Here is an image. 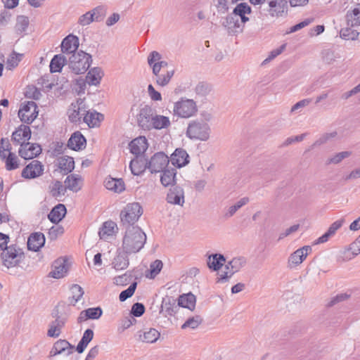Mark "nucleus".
I'll list each match as a JSON object with an SVG mask.
<instances>
[{"instance_id":"8","label":"nucleus","mask_w":360,"mask_h":360,"mask_svg":"<svg viewBox=\"0 0 360 360\" xmlns=\"http://www.w3.org/2000/svg\"><path fill=\"white\" fill-rule=\"evenodd\" d=\"M155 110L150 105L141 108L137 115V124L143 130H150Z\"/></svg>"},{"instance_id":"62","label":"nucleus","mask_w":360,"mask_h":360,"mask_svg":"<svg viewBox=\"0 0 360 360\" xmlns=\"http://www.w3.org/2000/svg\"><path fill=\"white\" fill-rule=\"evenodd\" d=\"M95 18L91 14V11H88L86 13L82 15L78 20V23L82 26H86L95 21Z\"/></svg>"},{"instance_id":"14","label":"nucleus","mask_w":360,"mask_h":360,"mask_svg":"<svg viewBox=\"0 0 360 360\" xmlns=\"http://www.w3.org/2000/svg\"><path fill=\"white\" fill-rule=\"evenodd\" d=\"M41 153V148L37 143H30L29 142L22 143L19 149V155L25 159L30 160L38 156Z\"/></svg>"},{"instance_id":"24","label":"nucleus","mask_w":360,"mask_h":360,"mask_svg":"<svg viewBox=\"0 0 360 360\" xmlns=\"http://www.w3.org/2000/svg\"><path fill=\"white\" fill-rule=\"evenodd\" d=\"M130 152L136 155L144 153L148 148V141L146 137L139 136L132 140L129 143Z\"/></svg>"},{"instance_id":"4","label":"nucleus","mask_w":360,"mask_h":360,"mask_svg":"<svg viewBox=\"0 0 360 360\" xmlns=\"http://www.w3.org/2000/svg\"><path fill=\"white\" fill-rule=\"evenodd\" d=\"M143 214V210L139 202L128 204L120 213L121 222L125 229L134 226V224L139 220Z\"/></svg>"},{"instance_id":"26","label":"nucleus","mask_w":360,"mask_h":360,"mask_svg":"<svg viewBox=\"0 0 360 360\" xmlns=\"http://www.w3.org/2000/svg\"><path fill=\"white\" fill-rule=\"evenodd\" d=\"M74 346L72 345L66 340H57L50 352L51 356H56L63 353V352L68 351L67 355H70L73 352Z\"/></svg>"},{"instance_id":"42","label":"nucleus","mask_w":360,"mask_h":360,"mask_svg":"<svg viewBox=\"0 0 360 360\" xmlns=\"http://www.w3.org/2000/svg\"><path fill=\"white\" fill-rule=\"evenodd\" d=\"M94 331L91 329H86L78 345H77L76 350L79 354L84 352L89 343L93 340Z\"/></svg>"},{"instance_id":"52","label":"nucleus","mask_w":360,"mask_h":360,"mask_svg":"<svg viewBox=\"0 0 360 360\" xmlns=\"http://www.w3.org/2000/svg\"><path fill=\"white\" fill-rule=\"evenodd\" d=\"M5 159L6 168L7 170L11 171L18 168V159L14 153L9 152Z\"/></svg>"},{"instance_id":"19","label":"nucleus","mask_w":360,"mask_h":360,"mask_svg":"<svg viewBox=\"0 0 360 360\" xmlns=\"http://www.w3.org/2000/svg\"><path fill=\"white\" fill-rule=\"evenodd\" d=\"M345 20L348 26L356 27L360 26V4L347 10Z\"/></svg>"},{"instance_id":"9","label":"nucleus","mask_w":360,"mask_h":360,"mask_svg":"<svg viewBox=\"0 0 360 360\" xmlns=\"http://www.w3.org/2000/svg\"><path fill=\"white\" fill-rule=\"evenodd\" d=\"M37 105L34 101H28L18 111L20 120L26 124H31L37 117Z\"/></svg>"},{"instance_id":"5","label":"nucleus","mask_w":360,"mask_h":360,"mask_svg":"<svg viewBox=\"0 0 360 360\" xmlns=\"http://www.w3.org/2000/svg\"><path fill=\"white\" fill-rule=\"evenodd\" d=\"M22 257L23 252L16 244L6 246L1 255L3 264L8 269L17 266Z\"/></svg>"},{"instance_id":"32","label":"nucleus","mask_w":360,"mask_h":360,"mask_svg":"<svg viewBox=\"0 0 360 360\" xmlns=\"http://www.w3.org/2000/svg\"><path fill=\"white\" fill-rule=\"evenodd\" d=\"M67 210L63 204H58L48 215L49 219L54 224L60 222L65 216Z\"/></svg>"},{"instance_id":"50","label":"nucleus","mask_w":360,"mask_h":360,"mask_svg":"<svg viewBox=\"0 0 360 360\" xmlns=\"http://www.w3.org/2000/svg\"><path fill=\"white\" fill-rule=\"evenodd\" d=\"M203 319L200 315L188 319L185 323L181 326V329L190 328L191 329L197 328L202 322Z\"/></svg>"},{"instance_id":"63","label":"nucleus","mask_w":360,"mask_h":360,"mask_svg":"<svg viewBox=\"0 0 360 360\" xmlns=\"http://www.w3.org/2000/svg\"><path fill=\"white\" fill-rule=\"evenodd\" d=\"M72 108L71 112H69V120L72 122H78L81 120L79 108H77V105L74 103L71 104Z\"/></svg>"},{"instance_id":"35","label":"nucleus","mask_w":360,"mask_h":360,"mask_svg":"<svg viewBox=\"0 0 360 360\" xmlns=\"http://www.w3.org/2000/svg\"><path fill=\"white\" fill-rule=\"evenodd\" d=\"M105 186L108 190L115 193H121L125 189V185L122 179L107 178L105 181Z\"/></svg>"},{"instance_id":"45","label":"nucleus","mask_w":360,"mask_h":360,"mask_svg":"<svg viewBox=\"0 0 360 360\" xmlns=\"http://www.w3.org/2000/svg\"><path fill=\"white\" fill-rule=\"evenodd\" d=\"M81 181V177L77 174H71L67 176L65 184L67 189L72 191L73 192H77L81 189L79 182Z\"/></svg>"},{"instance_id":"13","label":"nucleus","mask_w":360,"mask_h":360,"mask_svg":"<svg viewBox=\"0 0 360 360\" xmlns=\"http://www.w3.org/2000/svg\"><path fill=\"white\" fill-rule=\"evenodd\" d=\"M167 203L183 207L185 202L184 191L179 186L170 188L166 196Z\"/></svg>"},{"instance_id":"27","label":"nucleus","mask_w":360,"mask_h":360,"mask_svg":"<svg viewBox=\"0 0 360 360\" xmlns=\"http://www.w3.org/2000/svg\"><path fill=\"white\" fill-rule=\"evenodd\" d=\"M67 321L66 317H57V319L51 321L47 331V335L51 338H58L61 333V329L64 327Z\"/></svg>"},{"instance_id":"48","label":"nucleus","mask_w":360,"mask_h":360,"mask_svg":"<svg viewBox=\"0 0 360 360\" xmlns=\"http://www.w3.org/2000/svg\"><path fill=\"white\" fill-rule=\"evenodd\" d=\"M354 27L347 25L346 27L342 28L340 32V37L345 40L356 39L359 32L354 30Z\"/></svg>"},{"instance_id":"60","label":"nucleus","mask_w":360,"mask_h":360,"mask_svg":"<svg viewBox=\"0 0 360 360\" xmlns=\"http://www.w3.org/2000/svg\"><path fill=\"white\" fill-rule=\"evenodd\" d=\"M350 297V295L347 293H340L337 295L330 298V300L326 304L327 307H333L340 302L345 301Z\"/></svg>"},{"instance_id":"51","label":"nucleus","mask_w":360,"mask_h":360,"mask_svg":"<svg viewBox=\"0 0 360 360\" xmlns=\"http://www.w3.org/2000/svg\"><path fill=\"white\" fill-rule=\"evenodd\" d=\"M338 135L337 131H333L330 133H325L322 134L311 146V149H314L318 146L327 143L329 140L336 137Z\"/></svg>"},{"instance_id":"59","label":"nucleus","mask_w":360,"mask_h":360,"mask_svg":"<svg viewBox=\"0 0 360 360\" xmlns=\"http://www.w3.org/2000/svg\"><path fill=\"white\" fill-rule=\"evenodd\" d=\"M29 25V18L25 15H20L17 18L15 28L18 31L22 32L26 30Z\"/></svg>"},{"instance_id":"28","label":"nucleus","mask_w":360,"mask_h":360,"mask_svg":"<svg viewBox=\"0 0 360 360\" xmlns=\"http://www.w3.org/2000/svg\"><path fill=\"white\" fill-rule=\"evenodd\" d=\"M345 223V219L341 218L335 222H333L330 227L328 228V231L323 234L321 237H319L316 241V244L319 243H323L327 242L330 237L334 236L336 233V231L343 225Z\"/></svg>"},{"instance_id":"49","label":"nucleus","mask_w":360,"mask_h":360,"mask_svg":"<svg viewBox=\"0 0 360 360\" xmlns=\"http://www.w3.org/2000/svg\"><path fill=\"white\" fill-rule=\"evenodd\" d=\"M23 54L18 53L13 51L6 60V68L8 70H12L18 65V63L22 59Z\"/></svg>"},{"instance_id":"2","label":"nucleus","mask_w":360,"mask_h":360,"mask_svg":"<svg viewBox=\"0 0 360 360\" xmlns=\"http://www.w3.org/2000/svg\"><path fill=\"white\" fill-rule=\"evenodd\" d=\"M206 120L202 118H197L189 122L186 134L191 140H199L205 141L209 139L210 127L206 121L210 120V115L208 114Z\"/></svg>"},{"instance_id":"43","label":"nucleus","mask_w":360,"mask_h":360,"mask_svg":"<svg viewBox=\"0 0 360 360\" xmlns=\"http://www.w3.org/2000/svg\"><path fill=\"white\" fill-rule=\"evenodd\" d=\"M117 228V224L112 221H107L103 223L102 227L98 231V235L101 239H107L115 233V229Z\"/></svg>"},{"instance_id":"23","label":"nucleus","mask_w":360,"mask_h":360,"mask_svg":"<svg viewBox=\"0 0 360 360\" xmlns=\"http://www.w3.org/2000/svg\"><path fill=\"white\" fill-rule=\"evenodd\" d=\"M86 141L80 131L72 134L68 141V146L74 150H80L85 148Z\"/></svg>"},{"instance_id":"53","label":"nucleus","mask_w":360,"mask_h":360,"mask_svg":"<svg viewBox=\"0 0 360 360\" xmlns=\"http://www.w3.org/2000/svg\"><path fill=\"white\" fill-rule=\"evenodd\" d=\"M91 11L93 17L95 18V21L101 22L106 15L107 7L103 5L98 6Z\"/></svg>"},{"instance_id":"25","label":"nucleus","mask_w":360,"mask_h":360,"mask_svg":"<svg viewBox=\"0 0 360 360\" xmlns=\"http://www.w3.org/2000/svg\"><path fill=\"white\" fill-rule=\"evenodd\" d=\"M234 16L240 20V23L245 24L249 21V18L246 16L252 13L251 7L247 3H240L233 10Z\"/></svg>"},{"instance_id":"11","label":"nucleus","mask_w":360,"mask_h":360,"mask_svg":"<svg viewBox=\"0 0 360 360\" xmlns=\"http://www.w3.org/2000/svg\"><path fill=\"white\" fill-rule=\"evenodd\" d=\"M44 173V165L37 160H32L22 171L21 176L27 179H35Z\"/></svg>"},{"instance_id":"6","label":"nucleus","mask_w":360,"mask_h":360,"mask_svg":"<svg viewBox=\"0 0 360 360\" xmlns=\"http://www.w3.org/2000/svg\"><path fill=\"white\" fill-rule=\"evenodd\" d=\"M174 112L179 117L188 118L197 112V106L193 100L181 99L174 104Z\"/></svg>"},{"instance_id":"37","label":"nucleus","mask_w":360,"mask_h":360,"mask_svg":"<svg viewBox=\"0 0 360 360\" xmlns=\"http://www.w3.org/2000/svg\"><path fill=\"white\" fill-rule=\"evenodd\" d=\"M268 4L269 14L273 17L278 16L283 13L286 0H268Z\"/></svg>"},{"instance_id":"46","label":"nucleus","mask_w":360,"mask_h":360,"mask_svg":"<svg viewBox=\"0 0 360 360\" xmlns=\"http://www.w3.org/2000/svg\"><path fill=\"white\" fill-rule=\"evenodd\" d=\"M170 125V121L169 117L155 114L153 117V120L152 122V126H150V129H162L164 128H167Z\"/></svg>"},{"instance_id":"54","label":"nucleus","mask_w":360,"mask_h":360,"mask_svg":"<svg viewBox=\"0 0 360 360\" xmlns=\"http://www.w3.org/2000/svg\"><path fill=\"white\" fill-rule=\"evenodd\" d=\"M249 202V198L247 197L240 199L235 205L229 208L227 213L225 216L226 217H232L240 207L245 205Z\"/></svg>"},{"instance_id":"18","label":"nucleus","mask_w":360,"mask_h":360,"mask_svg":"<svg viewBox=\"0 0 360 360\" xmlns=\"http://www.w3.org/2000/svg\"><path fill=\"white\" fill-rule=\"evenodd\" d=\"M52 268L53 269L49 273V276L54 278H63L68 270L67 261L65 259L59 258L54 261Z\"/></svg>"},{"instance_id":"57","label":"nucleus","mask_w":360,"mask_h":360,"mask_svg":"<svg viewBox=\"0 0 360 360\" xmlns=\"http://www.w3.org/2000/svg\"><path fill=\"white\" fill-rule=\"evenodd\" d=\"M174 70L167 71L165 75H160L156 77V83L161 86L167 85L174 76Z\"/></svg>"},{"instance_id":"38","label":"nucleus","mask_w":360,"mask_h":360,"mask_svg":"<svg viewBox=\"0 0 360 360\" xmlns=\"http://www.w3.org/2000/svg\"><path fill=\"white\" fill-rule=\"evenodd\" d=\"M226 262L225 257L221 254H212L208 257L207 266L213 271L219 270Z\"/></svg>"},{"instance_id":"56","label":"nucleus","mask_w":360,"mask_h":360,"mask_svg":"<svg viewBox=\"0 0 360 360\" xmlns=\"http://www.w3.org/2000/svg\"><path fill=\"white\" fill-rule=\"evenodd\" d=\"M137 283L136 281L131 283L129 288L123 291H122L119 295V299L121 302H124L127 300L128 298L131 297L136 288Z\"/></svg>"},{"instance_id":"39","label":"nucleus","mask_w":360,"mask_h":360,"mask_svg":"<svg viewBox=\"0 0 360 360\" xmlns=\"http://www.w3.org/2000/svg\"><path fill=\"white\" fill-rule=\"evenodd\" d=\"M160 333L155 328H149L147 331L139 332V340L143 342L153 343L158 340Z\"/></svg>"},{"instance_id":"29","label":"nucleus","mask_w":360,"mask_h":360,"mask_svg":"<svg viewBox=\"0 0 360 360\" xmlns=\"http://www.w3.org/2000/svg\"><path fill=\"white\" fill-rule=\"evenodd\" d=\"M102 314L103 310L100 307L89 308L80 312L77 322L82 323L87 319H98Z\"/></svg>"},{"instance_id":"34","label":"nucleus","mask_w":360,"mask_h":360,"mask_svg":"<svg viewBox=\"0 0 360 360\" xmlns=\"http://www.w3.org/2000/svg\"><path fill=\"white\" fill-rule=\"evenodd\" d=\"M104 73L101 68H91L86 76V81L89 85L97 86L100 84Z\"/></svg>"},{"instance_id":"30","label":"nucleus","mask_w":360,"mask_h":360,"mask_svg":"<svg viewBox=\"0 0 360 360\" xmlns=\"http://www.w3.org/2000/svg\"><path fill=\"white\" fill-rule=\"evenodd\" d=\"M129 254L125 253L124 250L120 251L117 250V255L115 257L112 261V266L116 270H123L128 267L129 264V261L128 258V255Z\"/></svg>"},{"instance_id":"12","label":"nucleus","mask_w":360,"mask_h":360,"mask_svg":"<svg viewBox=\"0 0 360 360\" xmlns=\"http://www.w3.org/2000/svg\"><path fill=\"white\" fill-rule=\"evenodd\" d=\"M221 25L226 29L228 33L231 35L242 32L244 25L240 23V20L234 16L233 11L229 14L222 21Z\"/></svg>"},{"instance_id":"10","label":"nucleus","mask_w":360,"mask_h":360,"mask_svg":"<svg viewBox=\"0 0 360 360\" xmlns=\"http://www.w3.org/2000/svg\"><path fill=\"white\" fill-rule=\"evenodd\" d=\"M311 250V246L305 245L293 252L288 259V267L292 269L301 264Z\"/></svg>"},{"instance_id":"61","label":"nucleus","mask_w":360,"mask_h":360,"mask_svg":"<svg viewBox=\"0 0 360 360\" xmlns=\"http://www.w3.org/2000/svg\"><path fill=\"white\" fill-rule=\"evenodd\" d=\"M162 266L163 264L161 260L156 259L152 262L150 265V278H155L160 272Z\"/></svg>"},{"instance_id":"20","label":"nucleus","mask_w":360,"mask_h":360,"mask_svg":"<svg viewBox=\"0 0 360 360\" xmlns=\"http://www.w3.org/2000/svg\"><path fill=\"white\" fill-rule=\"evenodd\" d=\"M45 243V236L41 232L32 233L27 240V248L30 250L37 252Z\"/></svg>"},{"instance_id":"47","label":"nucleus","mask_w":360,"mask_h":360,"mask_svg":"<svg viewBox=\"0 0 360 360\" xmlns=\"http://www.w3.org/2000/svg\"><path fill=\"white\" fill-rule=\"evenodd\" d=\"M72 297L69 298L70 304L75 306L76 303L82 298L84 292L83 288L77 285L73 284L70 288Z\"/></svg>"},{"instance_id":"21","label":"nucleus","mask_w":360,"mask_h":360,"mask_svg":"<svg viewBox=\"0 0 360 360\" xmlns=\"http://www.w3.org/2000/svg\"><path fill=\"white\" fill-rule=\"evenodd\" d=\"M176 300L172 297L166 296L162 299L161 304L160 313L165 311V316H174L177 310L179 309V302L176 303Z\"/></svg>"},{"instance_id":"64","label":"nucleus","mask_w":360,"mask_h":360,"mask_svg":"<svg viewBox=\"0 0 360 360\" xmlns=\"http://www.w3.org/2000/svg\"><path fill=\"white\" fill-rule=\"evenodd\" d=\"M145 312V307L142 303L136 302L132 305L131 313L134 316L139 317Z\"/></svg>"},{"instance_id":"1","label":"nucleus","mask_w":360,"mask_h":360,"mask_svg":"<svg viewBox=\"0 0 360 360\" xmlns=\"http://www.w3.org/2000/svg\"><path fill=\"white\" fill-rule=\"evenodd\" d=\"M146 235L138 226L126 228L122 248L127 254L139 252L146 242Z\"/></svg>"},{"instance_id":"15","label":"nucleus","mask_w":360,"mask_h":360,"mask_svg":"<svg viewBox=\"0 0 360 360\" xmlns=\"http://www.w3.org/2000/svg\"><path fill=\"white\" fill-rule=\"evenodd\" d=\"M188 154L185 150L182 148H176L171 155L169 161L174 166L181 168L188 164Z\"/></svg>"},{"instance_id":"44","label":"nucleus","mask_w":360,"mask_h":360,"mask_svg":"<svg viewBox=\"0 0 360 360\" xmlns=\"http://www.w3.org/2000/svg\"><path fill=\"white\" fill-rule=\"evenodd\" d=\"M58 167L64 172L68 174L71 172L75 168V161L73 158L70 156H63L58 159Z\"/></svg>"},{"instance_id":"33","label":"nucleus","mask_w":360,"mask_h":360,"mask_svg":"<svg viewBox=\"0 0 360 360\" xmlns=\"http://www.w3.org/2000/svg\"><path fill=\"white\" fill-rule=\"evenodd\" d=\"M148 160L143 158H136L130 162L129 167L134 175L142 174L148 169Z\"/></svg>"},{"instance_id":"7","label":"nucleus","mask_w":360,"mask_h":360,"mask_svg":"<svg viewBox=\"0 0 360 360\" xmlns=\"http://www.w3.org/2000/svg\"><path fill=\"white\" fill-rule=\"evenodd\" d=\"M169 162V158L166 154L158 152L148 160V169L151 173L160 172L167 167Z\"/></svg>"},{"instance_id":"22","label":"nucleus","mask_w":360,"mask_h":360,"mask_svg":"<svg viewBox=\"0 0 360 360\" xmlns=\"http://www.w3.org/2000/svg\"><path fill=\"white\" fill-rule=\"evenodd\" d=\"M160 176V182L164 187L171 186H175L176 184V169L172 167H167L163 171Z\"/></svg>"},{"instance_id":"41","label":"nucleus","mask_w":360,"mask_h":360,"mask_svg":"<svg viewBox=\"0 0 360 360\" xmlns=\"http://www.w3.org/2000/svg\"><path fill=\"white\" fill-rule=\"evenodd\" d=\"M179 307L187 308L191 311L195 309L196 298L192 293L184 294L180 295L179 299Z\"/></svg>"},{"instance_id":"3","label":"nucleus","mask_w":360,"mask_h":360,"mask_svg":"<svg viewBox=\"0 0 360 360\" xmlns=\"http://www.w3.org/2000/svg\"><path fill=\"white\" fill-rule=\"evenodd\" d=\"M91 63V56L83 51H79L70 56L68 64L72 72L79 75L86 72Z\"/></svg>"},{"instance_id":"55","label":"nucleus","mask_w":360,"mask_h":360,"mask_svg":"<svg viewBox=\"0 0 360 360\" xmlns=\"http://www.w3.org/2000/svg\"><path fill=\"white\" fill-rule=\"evenodd\" d=\"M351 155H352L351 151H342V152L338 153L335 155H334L333 156H332L331 158H328L327 160L326 163L328 165L338 164L340 162H342L345 158L349 157Z\"/></svg>"},{"instance_id":"17","label":"nucleus","mask_w":360,"mask_h":360,"mask_svg":"<svg viewBox=\"0 0 360 360\" xmlns=\"http://www.w3.org/2000/svg\"><path fill=\"white\" fill-rule=\"evenodd\" d=\"M79 47V38L73 34H69L63 39L61 43V51L63 53H76Z\"/></svg>"},{"instance_id":"58","label":"nucleus","mask_w":360,"mask_h":360,"mask_svg":"<svg viewBox=\"0 0 360 360\" xmlns=\"http://www.w3.org/2000/svg\"><path fill=\"white\" fill-rule=\"evenodd\" d=\"M66 190V186H64L61 181H56L51 189V193L53 197H58L61 195H64Z\"/></svg>"},{"instance_id":"40","label":"nucleus","mask_w":360,"mask_h":360,"mask_svg":"<svg viewBox=\"0 0 360 360\" xmlns=\"http://www.w3.org/2000/svg\"><path fill=\"white\" fill-rule=\"evenodd\" d=\"M246 263L247 260L244 257H234L225 266V269H230L231 274H234L244 267Z\"/></svg>"},{"instance_id":"16","label":"nucleus","mask_w":360,"mask_h":360,"mask_svg":"<svg viewBox=\"0 0 360 360\" xmlns=\"http://www.w3.org/2000/svg\"><path fill=\"white\" fill-rule=\"evenodd\" d=\"M30 138L31 129L30 127L21 124L14 132H13L11 139L16 144H20L21 146L22 143H25V141L30 140Z\"/></svg>"},{"instance_id":"36","label":"nucleus","mask_w":360,"mask_h":360,"mask_svg":"<svg viewBox=\"0 0 360 360\" xmlns=\"http://www.w3.org/2000/svg\"><path fill=\"white\" fill-rule=\"evenodd\" d=\"M68 61L66 57L62 54H57L53 56L50 63L51 72H60L63 67L68 64Z\"/></svg>"},{"instance_id":"31","label":"nucleus","mask_w":360,"mask_h":360,"mask_svg":"<svg viewBox=\"0 0 360 360\" xmlns=\"http://www.w3.org/2000/svg\"><path fill=\"white\" fill-rule=\"evenodd\" d=\"M103 119V115L96 110H88L83 117L84 122L86 123L89 127L99 126Z\"/></svg>"}]
</instances>
